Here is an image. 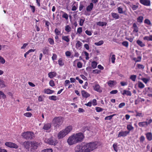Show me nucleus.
Here are the masks:
<instances>
[{"mask_svg":"<svg viewBox=\"0 0 152 152\" xmlns=\"http://www.w3.org/2000/svg\"><path fill=\"white\" fill-rule=\"evenodd\" d=\"M30 151L34 152L35 150L40 145V144L38 142L35 141H31Z\"/></svg>","mask_w":152,"mask_h":152,"instance_id":"3","label":"nucleus"},{"mask_svg":"<svg viewBox=\"0 0 152 152\" xmlns=\"http://www.w3.org/2000/svg\"><path fill=\"white\" fill-rule=\"evenodd\" d=\"M137 77V76L136 75H131L130 77V78L133 81H135L136 78Z\"/></svg>","mask_w":152,"mask_h":152,"instance_id":"42","label":"nucleus"},{"mask_svg":"<svg viewBox=\"0 0 152 152\" xmlns=\"http://www.w3.org/2000/svg\"><path fill=\"white\" fill-rule=\"evenodd\" d=\"M6 86V85L4 81L0 79V88H2Z\"/></svg>","mask_w":152,"mask_h":152,"instance_id":"35","label":"nucleus"},{"mask_svg":"<svg viewBox=\"0 0 152 152\" xmlns=\"http://www.w3.org/2000/svg\"><path fill=\"white\" fill-rule=\"evenodd\" d=\"M23 115L24 116L28 118L31 117L32 115V113L30 112L25 113Z\"/></svg>","mask_w":152,"mask_h":152,"instance_id":"40","label":"nucleus"},{"mask_svg":"<svg viewBox=\"0 0 152 152\" xmlns=\"http://www.w3.org/2000/svg\"><path fill=\"white\" fill-rule=\"evenodd\" d=\"M99 143L95 142L88 143L84 145L86 152H91L96 149Z\"/></svg>","mask_w":152,"mask_h":152,"instance_id":"1","label":"nucleus"},{"mask_svg":"<svg viewBox=\"0 0 152 152\" xmlns=\"http://www.w3.org/2000/svg\"><path fill=\"white\" fill-rule=\"evenodd\" d=\"M104 43V42L103 40H100L98 42H95L94 44L96 45L99 46L102 45Z\"/></svg>","mask_w":152,"mask_h":152,"instance_id":"43","label":"nucleus"},{"mask_svg":"<svg viewBox=\"0 0 152 152\" xmlns=\"http://www.w3.org/2000/svg\"><path fill=\"white\" fill-rule=\"evenodd\" d=\"M127 129L130 132V131L133 129L134 127L131 125L128 124L127 126Z\"/></svg>","mask_w":152,"mask_h":152,"instance_id":"38","label":"nucleus"},{"mask_svg":"<svg viewBox=\"0 0 152 152\" xmlns=\"http://www.w3.org/2000/svg\"><path fill=\"white\" fill-rule=\"evenodd\" d=\"M42 152H53V150L51 149H46L43 150Z\"/></svg>","mask_w":152,"mask_h":152,"instance_id":"53","label":"nucleus"},{"mask_svg":"<svg viewBox=\"0 0 152 152\" xmlns=\"http://www.w3.org/2000/svg\"><path fill=\"white\" fill-rule=\"evenodd\" d=\"M133 31L134 33H137L138 31V28L137 27V24L134 23L133 24Z\"/></svg>","mask_w":152,"mask_h":152,"instance_id":"22","label":"nucleus"},{"mask_svg":"<svg viewBox=\"0 0 152 152\" xmlns=\"http://www.w3.org/2000/svg\"><path fill=\"white\" fill-rule=\"evenodd\" d=\"M48 41L49 43L52 45H53L54 43V41L53 39L51 38H49L48 39Z\"/></svg>","mask_w":152,"mask_h":152,"instance_id":"64","label":"nucleus"},{"mask_svg":"<svg viewBox=\"0 0 152 152\" xmlns=\"http://www.w3.org/2000/svg\"><path fill=\"white\" fill-rule=\"evenodd\" d=\"M0 62L2 64H4L5 62L4 59L1 56H0Z\"/></svg>","mask_w":152,"mask_h":152,"instance_id":"63","label":"nucleus"},{"mask_svg":"<svg viewBox=\"0 0 152 152\" xmlns=\"http://www.w3.org/2000/svg\"><path fill=\"white\" fill-rule=\"evenodd\" d=\"M129 133V131H121L120 132L118 133V137H125Z\"/></svg>","mask_w":152,"mask_h":152,"instance_id":"11","label":"nucleus"},{"mask_svg":"<svg viewBox=\"0 0 152 152\" xmlns=\"http://www.w3.org/2000/svg\"><path fill=\"white\" fill-rule=\"evenodd\" d=\"M51 126V124L50 123H46L45 124L43 127V129L45 130H48L50 129Z\"/></svg>","mask_w":152,"mask_h":152,"instance_id":"17","label":"nucleus"},{"mask_svg":"<svg viewBox=\"0 0 152 152\" xmlns=\"http://www.w3.org/2000/svg\"><path fill=\"white\" fill-rule=\"evenodd\" d=\"M120 92L123 95H126L127 96H131L132 95L130 91L126 90L121 91Z\"/></svg>","mask_w":152,"mask_h":152,"instance_id":"16","label":"nucleus"},{"mask_svg":"<svg viewBox=\"0 0 152 152\" xmlns=\"http://www.w3.org/2000/svg\"><path fill=\"white\" fill-rule=\"evenodd\" d=\"M94 84L93 87L94 91L99 93H101L102 92V88L97 82H95Z\"/></svg>","mask_w":152,"mask_h":152,"instance_id":"8","label":"nucleus"},{"mask_svg":"<svg viewBox=\"0 0 152 152\" xmlns=\"http://www.w3.org/2000/svg\"><path fill=\"white\" fill-rule=\"evenodd\" d=\"M75 139L74 134L69 136L67 140L68 144L71 145L77 143Z\"/></svg>","mask_w":152,"mask_h":152,"instance_id":"5","label":"nucleus"},{"mask_svg":"<svg viewBox=\"0 0 152 152\" xmlns=\"http://www.w3.org/2000/svg\"><path fill=\"white\" fill-rule=\"evenodd\" d=\"M22 136L26 139H31L34 136V134L30 132H27L23 133L22 134Z\"/></svg>","mask_w":152,"mask_h":152,"instance_id":"7","label":"nucleus"},{"mask_svg":"<svg viewBox=\"0 0 152 152\" xmlns=\"http://www.w3.org/2000/svg\"><path fill=\"white\" fill-rule=\"evenodd\" d=\"M74 135L77 143L81 142L84 138V135L82 133L75 134Z\"/></svg>","mask_w":152,"mask_h":152,"instance_id":"4","label":"nucleus"},{"mask_svg":"<svg viewBox=\"0 0 152 152\" xmlns=\"http://www.w3.org/2000/svg\"><path fill=\"white\" fill-rule=\"evenodd\" d=\"M97 25L100 26H106L107 23L101 21H99L97 23Z\"/></svg>","mask_w":152,"mask_h":152,"instance_id":"30","label":"nucleus"},{"mask_svg":"<svg viewBox=\"0 0 152 152\" xmlns=\"http://www.w3.org/2000/svg\"><path fill=\"white\" fill-rule=\"evenodd\" d=\"M138 87L140 88H144V85L141 82L138 81Z\"/></svg>","mask_w":152,"mask_h":152,"instance_id":"34","label":"nucleus"},{"mask_svg":"<svg viewBox=\"0 0 152 152\" xmlns=\"http://www.w3.org/2000/svg\"><path fill=\"white\" fill-rule=\"evenodd\" d=\"M49 51L48 48L46 47L44 48L43 49V53L44 54H48Z\"/></svg>","mask_w":152,"mask_h":152,"instance_id":"31","label":"nucleus"},{"mask_svg":"<svg viewBox=\"0 0 152 152\" xmlns=\"http://www.w3.org/2000/svg\"><path fill=\"white\" fill-rule=\"evenodd\" d=\"M55 32L56 35H58L61 32L59 31L57 28H56L55 30Z\"/></svg>","mask_w":152,"mask_h":152,"instance_id":"60","label":"nucleus"},{"mask_svg":"<svg viewBox=\"0 0 152 152\" xmlns=\"http://www.w3.org/2000/svg\"><path fill=\"white\" fill-rule=\"evenodd\" d=\"M147 139L149 141L152 140V134L151 132H148L145 134Z\"/></svg>","mask_w":152,"mask_h":152,"instance_id":"25","label":"nucleus"},{"mask_svg":"<svg viewBox=\"0 0 152 152\" xmlns=\"http://www.w3.org/2000/svg\"><path fill=\"white\" fill-rule=\"evenodd\" d=\"M72 126H69L65 128L63 130L64 131L65 133L67 135L72 131Z\"/></svg>","mask_w":152,"mask_h":152,"instance_id":"15","label":"nucleus"},{"mask_svg":"<svg viewBox=\"0 0 152 152\" xmlns=\"http://www.w3.org/2000/svg\"><path fill=\"white\" fill-rule=\"evenodd\" d=\"M94 4L92 3H91L86 7V10L87 12H91L93 9Z\"/></svg>","mask_w":152,"mask_h":152,"instance_id":"20","label":"nucleus"},{"mask_svg":"<svg viewBox=\"0 0 152 152\" xmlns=\"http://www.w3.org/2000/svg\"><path fill=\"white\" fill-rule=\"evenodd\" d=\"M30 144L31 141H26L23 142L22 144V145L25 148L29 150L30 148V146L31 145Z\"/></svg>","mask_w":152,"mask_h":152,"instance_id":"13","label":"nucleus"},{"mask_svg":"<svg viewBox=\"0 0 152 152\" xmlns=\"http://www.w3.org/2000/svg\"><path fill=\"white\" fill-rule=\"evenodd\" d=\"M132 8L133 10H136L138 8V6L135 5H132Z\"/></svg>","mask_w":152,"mask_h":152,"instance_id":"61","label":"nucleus"},{"mask_svg":"<svg viewBox=\"0 0 152 152\" xmlns=\"http://www.w3.org/2000/svg\"><path fill=\"white\" fill-rule=\"evenodd\" d=\"M75 150L76 152H86L84 145L82 146L77 145L75 148Z\"/></svg>","mask_w":152,"mask_h":152,"instance_id":"9","label":"nucleus"},{"mask_svg":"<svg viewBox=\"0 0 152 152\" xmlns=\"http://www.w3.org/2000/svg\"><path fill=\"white\" fill-rule=\"evenodd\" d=\"M58 64L60 66H63L64 63L63 61V60L61 58H60L58 61Z\"/></svg>","mask_w":152,"mask_h":152,"instance_id":"44","label":"nucleus"},{"mask_svg":"<svg viewBox=\"0 0 152 152\" xmlns=\"http://www.w3.org/2000/svg\"><path fill=\"white\" fill-rule=\"evenodd\" d=\"M144 23L151 26L152 24L150 21L148 19H145L144 21Z\"/></svg>","mask_w":152,"mask_h":152,"instance_id":"36","label":"nucleus"},{"mask_svg":"<svg viewBox=\"0 0 152 152\" xmlns=\"http://www.w3.org/2000/svg\"><path fill=\"white\" fill-rule=\"evenodd\" d=\"M5 145L10 148L15 149L18 148V146L16 144L11 142H6L5 143Z\"/></svg>","mask_w":152,"mask_h":152,"instance_id":"10","label":"nucleus"},{"mask_svg":"<svg viewBox=\"0 0 152 152\" xmlns=\"http://www.w3.org/2000/svg\"><path fill=\"white\" fill-rule=\"evenodd\" d=\"M85 21V20L81 19L80 20L79 24L80 26H82L83 25V23Z\"/></svg>","mask_w":152,"mask_h":152,"instance_id":"59","label":"nucleus"},{"mask_svg":"<svg viewBox=\"0 0 152 152\" xmlns=\"http://www.w3.org/2000/svg\"><path fill=\"white\" fill-rule=\"evenodd\" d=\"M93 72L94 74H99L101 72V71L97 69H96L93 70Z\"/></svg>","mask_w":152,"mask_h":152,"instance_id":"57","label":"nucleus"},{"mask_svg":"<svg viewBox=\"0 0 152 152\" xmlns=\"http://www.w3.org/2000/svg\"><path fill=\"white\" fill-rule=\"evenodd\" d=\"M53 122L55 127L56 128L59 127L62 123V118L61 117H55L53 118Z\"/></svg>","mask_w":152,"mask_h":152,"instance_id":"2","label":"nucleus"},{"mask_svg":"<svg viewBox=\"0 0 152 152\" xmlns=\"http://www.w3.org/2000/svg\"><path fill=\"white\" fill-rule=\"evenodd\" d=\"M96 112H99L102 111L103 110V109L99 107H96Z\"/></svg>","mask_w":152,"mask_h":152,"instance_id":"62","label":"nucleus"},{"mask_svg":"<svg viewBox=\"0 0 152 152\" xmlns=\"http://www.w3.org/2000/svg\"><path fill=\"white\" fill-rule=\"evenodd\" d=\"M48 77L50 78H52L56 76L57 74L54 72H50L48 74Z\"/></svg>","mask_w":152,"mask_h":152,"instance_id":"21","label":"nucleus"},{"mask_svg":"<svg viewBox=\"0 0 152 152\" xmlns=\"http://www.w3.org/2000/svg\"><path fill=\"white\" fill-rule=\"evenodd\" d=\"M122 45L126 47H128V42L127 41H124L122 43Z\"/></svg>","mask_w":152,"mask_h":152,"instance_id":"56","label":"nucleus"},{"mask_svg":"<svg viewBox=\"0 0 152 152\" xmlns=\"http://www.w3.org/2000/svg\"><path fill=\"white\" fill-rule=\"evenodd\" d=\"M6 98V96L2 91H0V99H4Z\"/></svg>","mask_w":152,"mask_h":152,"instance_id":"45","label":"nucleus"},{"mask_svg":"<svg viewBox=\"0 0 152 152\" xmlns=\"http://www.w3.org/2000/svg\"><path fill=\"white\" fill-rule=\"evenodd\" d=\"M81 94L83 97L87 98L90 96V94L85 91L83 90L81 91Z\"/></svg>","mask_w":152,"mask_h":152,"instance_id":"18","label":"nucleus"},{"mask_svg":"<svg viewBox=\"0 0 152 152\" xmlns=\"http://www.w3.org/2000/svg\"><path fill=\"white\" fill-rule=\"evenodd\" d=\"M44 141L45 142L51 145H55L57 143V141L53 137L48 139L45 138L44 140Z\"/></svg>","mask_w":152,"mask_h":152,"instance_id":"6","label":"nucleus"},{"mask_svg":"<svg viewBox=\"0 0 152 152\" xmlns=\"http://www.w3.org/2000/svg\"><path fill=\"white\" fill-rule=\"evenodd\" d=\"M97 63L95 61H93L91 63V66L93 69H95L96 68Z\"/></svg>","mask_w":152,"mask_h":152,"instance_id":"39","label":"nucleus"},{"mask_svg":"<svg viewBox=\"0 0 152 152\" xmlns=\"http://www.w3.org/2000/svg\"><path fill=\"white\" fill-rule=\"evenodd\" d=\"M136 113V116H139V117H143V115L142 114V113H139L137 111H135Z\"/></svg>","mask_w":152,"mask_h":152,"instance_id":"51","label":"nucleus"},{"mask_svg":"<svg viewBox=\"0 0 152 152\" xmlns=\"http://www.w3.org/2000/svg\"><path fill=\"white\" fill-rule=\"evenodd\" d=\"M107 83L109 87H112L116 84V82L114 80H110Z\"/></svg>","mask_w":152,"mask_h":152,"instance_id":"19","label":"nucleus"},{"mask_svg":"<svg viewBox=\"0 0 152 152\" xmlns=\"http://www.w3.org/2000/svg\"><path fill=\"white\" fill-rule=\"evenodd\" d=\"M113 147L114 148V151L116 152H117L118 149H117V143H114L113 145Z\"/></svg>","mask_w":152,"mask_h":152,"instance_id":"52","label":"nucleus"},{"mask_svg":"<svg viewBox=\"0 0 152 152\" xmlns=\"http://www.w3.org/2000/svg\"><path fill=\"white\" fill-rule=\"evenodd\" d=\"M82 43L80 41H77L76 44V47L78 49L82 45Z\"/></svg>","mask_w":152,"mask_h":152,"instance_id":"33","label":"nucleus"},{"mask_svg":"<svg viewBox=\"0 0 152 152\" xmlns=\"http://www.w3.org/2000/svg\"><path fill=\"white\" fill-rule=\"evenodd\" d=\"M137 43L141 47H144L145 46V44L140 40H137Z\"/></svg>","mask_w":152,"mask_h":152,"instance_id":"27","label":"nucleus"},{"mask_svg":"<svg viewBox=\"0 0 152 152\" xmlns=\"http://www.w3.org/2000/svg\"><path fill=\"white\" fill-rule=\"evenodd\" d=\"M115 115V114H113V115H111L107 116L104 119L105 120H110Z\"/></svg>","mask_w":152,"mask_h":152,"instance_id":"47","label":"nucleus"},{"mask_svg":"<svg viewBox=\"0 0 152 152\" xmlns=\"http://www.w3.org/2000/svg\"><path fill=\"white\" fill-rule=\"evenodd\" d=\"M66 135L64 130L63 129L60 131L58 134L57 137L58 139L63 138Z\"/></svg>","mask_w":152,"mask_h":152,"instance_id":"12","label":"nucleus"},{"mask_svg":"<svg viewBox=\"0 0 152 152\" xmlns=\"http://www.w3.org/2000/svg\"><path fill=\"white\" fill-rule=\"evenodd\" d=\"M137 66L139 69H143L145 67L143 65L138 64H137Z\"/></svg>","mask_w":152,"mask_h":152,"instance_id":"48","label":"nucleus"},{"mask_svg":"<svg viewBox=\"0 0 152 152\" xmlns=\"http://www.w3.org/2000/svg\"><path fill=\"white\" fill-rule=\"evenodd\" d=\"M72 28L69 25H67L65 26V30L67 33H69L71 31Z\"/></svg>","mask_w":152,"mask_h":152,"instance_id":"29","label":"nucleus"},{"mask_svg":"<svg viewBox=\"0 0 152 152\" xmlns=\"http://www.w3.org/2000/svg\"><path fill=\"white\" fill-rule=\"evenodd\" d=\"M138 125L140 127H146L147 126V121L140 122L138 123Z\"/></svg>","mask_w":152,"mask_h":152,"instance_id":"23","label":"nucleus"},{"mask_svg":"<svg viewBox=\"0 0 152 152\" xmlns=\"http://www.w3.org/2000/svg\"><path fill=\"white\" fill-rule=\"evenodd\" d=\"M85 54V55L86 56V60H88L89 59V54L86 51H84L83 52Z\"/></svg>","mask_w":152,"mask_h":152,"instance_id":"55","label":"nucleus"},{"mask_svg":"<svg viewBox=\"0 0 152 152\" xmlns=\"http://www.w3.org/2000/svg\"><path fill=\"white\" fill-rule=\"evenodd\" d=\"M62 39L66 42H69L70 41V39L69 36H63L62 37Z\"/></svg>","mask_w":152,"mask_h":152,"instance_id":"26","label":"nucleus"},{"mask_svg":"<svg viewBox=\"0 0 152 152\" xmlns=\"http://www.w3.org/2000/svg\"><path fill=\"white\" fill-rule=\"evenodd\" d=\"M118 12L120 14H122L124 13L122 8L120 7H118L117 8Z\"/></svg>","mask_w":152,"mask_h":152,"instance_id":"49","label":"nucleus"},{"mask_svg":"<svg viewBox=\"0 0 152 152\" xmlns=\"http://www.w3.org/2000/svg\"><path fill=\"white\" fill-rule=\"evenodd\" d=\"M145 140V137L143 136H141L140 138V141L141 142H143Z\"/></svg>","mask_w":152,"mask_h":152,"instance_id":"58","label":"nucleus"},{"mask_svg":"<svg viewBox=\"0 0 152 152\" xmlns=\"http://www.w3.org/2000/svg\"><path fill=\"white\" fill-rule=\"evenodd\" d=\"M115 55L113 54L111 58L112 62L113 63H114L115 62Z\"/></svg>","mask_w":152,"mask_h":152,"instance_id":"50","label":"nucleus"},{"mask_svg":"<svg viewBox=\"0 0 152 152\" xmlns=\"http://www.w3.org/2000/svg\"><path fill=\"white\" fill-rule=\"evenodd\" d=\"M141 80L145 84H147L148 82L149 81V79L145 78H142Z\"/></svg>","mask_w":152,"mask_h":152,"instance_id":"46","label":"nucleus"},{"mask_svg":"<svg viewBox=\"0 0 152 152\" xmlns=\"http://www.w3.org/2000/svg\"><path fill=\"white\" fill-rule=\"evenodd\" d=\"M143 18L142 16H139L137 19V21L139 23H142V22Z\"/></svg>","mask_w":152,"mask_h":152,"instance_id":"41","label":"nucleus"},{"mask_svg":"<svg viewBox=\"0 0 152 152\" xmlns=\"http://www.w3.org/2000/svg\"><path fill=\"white\" fill-rule=\"evenodd\" d=\"M111 15L112 17L115 19H118L119 18V15L117 13H112Z\"/></svg>","mask_w":152,"mask_h":152,"instance_id":"28","label":"nucleus"},{"mask_svg":"<svg viewBox=\"0 0 152 152\" xmlns=\"http://www.w3.org/2000/svg\"><path fill=\"white\" fill-rule=\"evenodd\" d=\"M44 91L45 93L47 94H51L54 92V91L50 90L48 88L45 89Z\"/></svg>","mask_w":152,"mask_h":152,"instance_id":"24","label":"nucleus"},{"mask_svg":"<svg viewBox=\"0 0 152 152\" xmlns=\"http://www.w3.org/2000/svg\"><path fill=\"white\" fill-rule=\"evenodd\" d=\"M140 3L146 6H149L151 5V2L150 0H140Z\"/></svg>","mask_w":152,"mask_h":152,"instance_id":"14","label":"nucleus"},{"mask_svg":"<svg viewBox=\"0 0 152 152\" xmlns=\"http://www.w3.org/2000/svg\"><path fill=\"white\" fill-rule=\"evenodd\" d=\"M49 99L51 100L56 101L57 100V98L56 96L53 95L49 97Z\"/></svg>","mask_w":152,"mask_h":152,"instance_id":"37","label":"nucleus"},{"mask_svg":"<svg viewBox=\"0 0 152 152\" xmlns=\"http://www.w3.org/2000/svg\"><path fill=\"white\" fill-rule=\"evenodd\" d=\"M62 13V17L63 18H65L66 20H67L68 19V15L66 13L63 12H61Z\"/></svg>","mask_w":152,"mask_h":152,"instance_id":"32","label":"nucleus"},{"mask_svg":"<svg viewBox=\"0 0 152 152\" xmlns=\"http://www.w3.org/2000/svg\"><path fill=\"white\" fill-rule=\"evenodd\" d=\"M77 66L78 68H80L82 67L83 64L81 62L79 61L77 63Z\"/></svg>","mask_w":152,"mask_h":152,"instance_id":"54","label":"nucleus"}]
</instances>
